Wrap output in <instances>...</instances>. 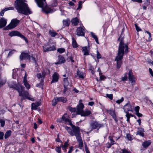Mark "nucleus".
<instances>
[{"instance_id":"nucleus-1","label":"nucleus","mask_w":153,"mask_h":153,"mask_svg":"<svg viewBox=\"0 0 153 153\" xmlns=\"http://www.w3.org/2000/svg\"><path fill=\"white\" fill-rule=\"evenodd\" d=\"M128 46L124 43L123 40L121 39L119 44L117 56L115 59V61L117 62L116 66L117 68L119 69L120 68L123 55L125 53H128Z\"/></svg>"},{"instance_id":"nucleus-2","label":"nucleus","mask_w":153,"mask_h":153,"mask_svg":"<svg viewBox=\"0 0 153 153\" xmlns=\"http://www.w3.org/2000/svg\"><path fill=\"white\" fill-rule=\"evenodd\" d=\"M25 1V0H16L15 2V8L19 13L25 15L31 14V11Z\"/></svg>"},{"instance_id":"nucleus-3","label":"nucleus","mask_w":153,"mask_h":153,"mask_svg":"<svg viewBox=\"0 0 153 153\" xmlns=\"http://www.w3.org/2000/svg\"><path fill=\"white\" fill-rule=\"evenodd\" d=\"M70 125L71 126L72 129L67 126H65V128L71 136H76L80 133L79 129V127L76 126L72 124Z\"/></svg>"},{"instance_id":"nucleus-4","label":"nucleus","mask_w":153,"mask_h":153,"mask_svg":"<svg viewBox=\"0 0 153 153\" xmlns=\"http://www.w3.org/2000/svg\"><path fill=\"white\" fill-rule=\"evenodd\" d=\"M84 107V105L82 103H80L77 106L76 113L77 114H80L81 116H87L91 114V111L88 110L85 111L83 110Z\"/></svg>"},{"instance_id":"nucleus-5","label":"nucleus","mask_w":153,"mask_h":153,"mask_svg":"<svg viewBox=\"0 0 153 153\" xmlns=\"http://www.w3.org/2000/svg\"><path fill=\"white\" fill-rule=\"evenodd\" d=\"M10 87L15 89L19 92V95L20 96H21L23 97L24 95H25V92H27L26 91H24L25 90L24 87H23L22 86L19 85L17 86L14 85Z\"/></svg>"},{"instance_id":"nucleus-6","label":"nucleus","mask_w":153,"mask_h":153,"mask_svg":"<svg viewBox=\"0 0 153 153\" xmlns=\"http://www.w3.org/2000/svg\"><path fill=\"white\" fill-rule=\"evenodd\" d=\"M20 22V21L17 19H12L10 23L6 27V30L10 29L16 27Z\"/></svg>"},{"instance_id":"nucleus-7","label":"nucleus","mask_w":153,"mask_h":153,"mask_svg":"<svg viewBox=\"0 0 153 153\" xmlns=\"http://www.w3.org/2000/svg\"><path fill=\"white\" fill-rule=\"evenodd\" d=\"M90 128H91V131H92L95 129H98L101 127L103 126L102 125L99 123L97 121L93 122L91 123L90 124Z\"/></svg>"},{"instance_id":"nucleus-8","label":"nucleus","mask_w":153,"mask_h":153,"mask_svg":"<svg viewBox=\"0 0 153 153\" xmlns=\"http://www.w3.org/2000/svg\"><path fill=\"white\" fill-rule=\"evenodd\" d=\"M76 35L79 36H84L85 31L83 27H78L76 31Z\"/></svg>"},{"instance_id":"nucleus-9","label":"nucleus","mask_w":153,"mask_h":153,"mask_svg":"<svg viewBox=\"0 0 153 153\" xmlns=\"http://www.w3.org/2000/svg\"><path fill=\"white\" fill-rule=\"evenodd\" d=\"M45 3H44L42 5V7L39 6L37 4L38 6L39 7H41L42 8L43 11L45 12V13L48 14L51 13L52 12V10L49 7L47 6H45V7H44V6L46 5L45 0Z\"/></svg>"},{"instance_id":"nucleus-10","label":"nucleus","mask_w":153,"mask_h":153,"mask_svg":"<svg viewBox=\"0 0 153 153\" xmlns=\"http://www.w3.org/2000/svg\"><path fill=\"white\" fill-rule=\"evenodd\" d=\"M62 119L63 121L65 122V123L66 124L70 125L72 124L71 120L69 119V116L67 114L64 115L62 117Z\"/></svg>"},{"instance_id":"nucleus-11","label":"nucleus","mask_w":153,"mask_h":153,"mask_svg":"<svg viewBox=\"0 0 153 153\" xmlns=\"http://www.w3.org/2000/svg\"><path fill=\"white\" fill-rule=\"evenodd\" d=\"M124 111L127 113L129 111H132V106L130 102H128L124 107Z\"/></svg>"},{"instance_id":"nucleus-12","label":"nucleus","mask_w":153,"mask_h":153,"mask_svg":"<svg viewBox=\"0 0 153 153\" xmlns=\"http://www.w3.org/2000/svg\"><path fill=\"white\" fill-rule=\"evenodd\" d=\"M76 138L79 143V147L81 149L83 146V143L80 133L76 135Z\"/></svg>"},{"instance_id":"nucleus-13","label":"nucleus","mask_w":153,"mask_h":153,"mask_svg":"<svg viewBox=\"0 0 153 153\" xmlns=\"http://www.w3.org/2000/svg\"><path fill=\"white\" fill-rule=\"evenodd\" d=\"M43 51L46 52L47 51H54L56 50V48L54 45L52 46L48 47L47 45H44L43 47Z\"/></svg>"},{"instance_id":"nucleus-14","label":"nucleus","mask_w":153,"mask_h":153,"mask_svg":"<svg viewBox=\"0 0 153 153\" xmlns=\"http://www.w3.org/2000/svg\"><path fill=\"white\" fill-rule=\"evenodd\" d=\"M30 56L28 53H26L22 52L20 56V60H26L30 58Z\"/></svg>"},{"instance_id":"nucleus-15","label":"nucleus","mask_w":153,"mask_h":153,"mask_svg":"<svg viewBox=\"0 0 153 153\" xmlns=\"http://www.w3.org/2000/svg\"><path fill=\"white\" fill-rule=\"evenodd\" d=\"M7 20L3 17L0 18V28L5 26L7 24Z\"/></svg>"},{"instance_id":"nucleus-16","label":"nucleus","mask_w":153,"mask_h":153,"mask_svg":"<svg viewBox=\"0 0 153 153\" xmlns=\"http://www.w3.org/2000/svg\"><path fill=\"white\" fill-rule=\"evenodd\" d=\"M27 75L26 73H25V76L23 78V83L24 85L26 88L29 89L30 88V86L29 84L28 83L27 81Z\"/></svg>"},{"instance_id":"nucleus-17","label":"nucleus","mask_w":153,"mask_h":153,"mask_svg":"<svg viewBox=\"0 0 153 153\" xmlns=\"http://www.w3.org/2000/svg\"><path fill=\"white\" fill-rule=\"evenodd\" d=\"M82 51L84 52V55L85 56L88 55L89 54L90 48L89 46H85L82 48Z\"/></svg>"},{"instance_id":"nucleus-18","label":"nucleus","mask_w":153,"mask_h":153,"mask_svg":"<svg viewBox=\"0 0 153 153\" xmlns=\"http://www.w3.org/2000/svg\"><path fill=\"white\" fill-rule=\"evenodd\" d=\"M108 112L109 114L112 116L113 118L114 119L116 122H117L118 120L115 111L113 110H110L108 111Z\"/></svg>"},{"instance_id":"nucleus-19","label":"nucleus","mask_w":153,"mask_h":153,"mask_svg":"<svg viewBox=\"0 0 153 153\" xmlns=\"http://www.w3.org/2000/svg\"><path fill=\"white\" fill-rule=\"evenodd\" d=\"M30 96L29 95V94L27 92H25V95H24V97H23L22 98L21 100H23L28 99L31 101H33L34 100V99L33 98L31 97H30Z\"/></svg>"},{"instance_id":"nucleus-20","label":"nucleus","mask_w":153,"mask_h":153,"mask_svg":"<svg viewBox=\"0 0 153 153\" xmlns=\"http://www.w3.org/2000/svg\"><path fill=\"white\" fill-rule=\"evenodd\" d=\"M65 61L64 57L61 55H59L58 56V61L55 63V64L56 65L64 63L65 62Z\"/></svg>"},{"instance_id":"nucleus-21","label":"nucleus","mask_w":153,"mask_h":153,"mask_svg":"<svg viewBox=\"0 0 153 153\" xmlns=\"http://www.w3.org/2000/svg\"><path fill=\"white\" fill-rule=\"evenodd\" d=\"M59 77V75L57 74L54 73L53 76V79L51 82V83L57 82L58 80Z\"/></svg>"},{"instance_id":"nucleus-22","label":"nucleus","mask_w":153,"mask_h":153,"mask_svg":"<svg viewBox=\"0 0 153 153\" xmlns=\"http://www.w3.org/2000/svg\"><path fill=\"white\" fill-rule=\"evenodd\" d=\"M138 130L137 132V134L143 137L144 136V132L143 128H138Z\"/></svg>"},{"instance_id":"nucleus-23","label":"nucleus","mask_w":153,"mask_h":153,"mask_svg":"<svg viewBox=\"0 0 153 153\" xmlns=\"http://www.w3.org/2000/svg\"><path fill=\"white\" fill-rule=\"evenodd\" d=\"M128 79L131 83L135 82V78L132 74V72L129 71L128 73Z\"/></svg>"},{"instance_id":"nucleus-24","label":"nucleus","mask_w":153,"mask_h":153,"mask_svg":"<svg viewBox=\"0 0 153 153\" xmlns=\"http://www.w3.org/2000/svg\"><path fill=\"white\" fill-rule=\"evenodd\" d=\"M14 9V7H7L4 9L2 10L0 12V16H4V13L5 12L9 10H13Z\"/></svg>"},{"instance_id":"nucleus-25","label":"nucleus","mask_w":153,"mask_h":153,"mask_svg":"<svg viewBox=\"0 0 153 153\" xmlns=\"http://www.w3.org/2000/svg\"><path fill=\"white\" fill-rule=\"evenodd\" d=\"M77 74L79 78L82 79H84L85 76V74L84 72L80 71L79 70L77 71Z\"/></svg>"},{"instance_id":"nucleus-26","label":"nucleus","mask_w":153,"mask_h":153,"mask_svg":"<svg viewBox=\"0 0 153 153\" xmlns=\"http://www.w3.org/2000/svg\"><path fill=\"white\" fill-rule=\"evenodd\" d=\"M151 143V141L150 140L146 141L143 142L142 145L144 148H147Z\"/></svg>"},{"instance_id":"nucleus-27","label":"nucleus","mask_w":153,"mask_h":153,"mask_svg":"<svg viewBox=\"0 0 153 153\" xmlns=\"http://www.w3.org/2000/svg\"><path fill=\"white\" fill-rule=\"evenodd\" d=\"M71 22L74 26H76L79 23V21L77 17H76L72 19L71 20Z\"/></svg>"},{"instance_id":"nucleus-28","label":"nucleus","mask_w":153,"mask_h":153,"mask_svg":"<svg viewBox=\"0 0 153 153\" xmlns=\"http://www.w3.org/2000/svg\"><path fill=\"white\" fill-rule=\"evenodd\" d=\"M39 105V102L32 103L31 105V108L32 109L36 110Z\"/></svg>"},{"instance_id":"nucleus-29","label":"nucleus","mask_w":153,"mask_h":153,"mask_svg":"<svg viewBox=\"0 0 153 153\" xmlns=\"http://www.w3.org/2000/svg\"><path fill=\"white\" fill-rule=\"evenodd\" d=\"M19 32L17 31H13L10 33L9 35L12 37L14 36H17Z\"/></svg>"},{"instance_id":"nucleus-30","label":"nucleus","mask_w":153,"mask_h":153,"mask_svg":"<svg viewBox=\"0 0 153 153\" xmlns=\"http://www.w3.org/2000/svg\"><path fill=\"white\" fill-rule=\"evenodd\" d=\"M64 89L63 91V93L65 94H69V91L70 90L69 86H64Z\"/></svg>"},{"instance_id":"nucleus-31","label":"nucleus","mask_w":153,"mask_h":153,"mask_svg":"<svg viewBox=\"0 0 153 153\" xmlns=\"http://www.w3.org/2000/svg\"><path fill=\"white\" fill-rule=\"evenodd\" d=\"M70 23V21L68 20H64L63 21V26L64 27L68 26Z\"/></svg>"},{"instance_id":"nucleus-32","label":"nucleus","mask_w":153,"mask_h":153,"mask_svg":"<svg viewBox=\"0 0 153 153\" xmlns=\"http://www.w3.org/2000/svg\"><path fill=\"white\" fill-rule=\"evenodd\" d=\"M45 0H35L37 4L40 6L42 7V5L45 3Z\"/></svg>"},{"instance_id":"nucleus-33","label":"nucleus","mask_w":153,"mask_h":153,"mask_svg":"<svg viewBox=\"0 0 153 153\" xmlns=\"http://www.w3.org/2000/svg\"><path fill=\"white\" fill-rule=\"evenodd\" d=\"M11 131L10 130L7 131L4 134V138L6 139L9 137L11 135Z\"/></svg>"},{"instance_id":"nucleus-34","label":"nucleus","mask_w":153,"mask_h":153,"mask_svg":"<svg viewBox=\"0 0 153 153\" xmlns=\"http://www.w3.org/2000/svg\"><path fill=\"white\" fill-rule=\"evenodd\" d=\"M57 99H58V100L59 101H61L63 103H65L67 101V99L66 98L64 97H58Z\"/></svg>"},{"instance_id":"nucleus-35","label":"nucleus","mask_w":153,"mask_h":153,"mask_svg":"<svg viewBox=\"0 0 153 153\" xmlns=\"http://www.w3.org/2000/svg\"><path fill=\"white\" fill-rule=\"evenodd\" d=\"M63 84L64 86H69V82L67 77L63 79Z\"/></svg>"},{"instance_id":"nucleus-36","label":"nucleus","mask_w":153,"mask_h":153,"mask_svg":"<svg viewBox=\"0 0 153 153\" xmlns=\"http://www.w3.org/2000/svg\"><path fill=\"white\" fill-rule=\"evenodd\" d=\"M145 33H146L148 34V35L146 36L148 37V39H146L147 41H151L152 39L151 33L148 31L146 30L145 31Z\"/></svg>"},{"instance_id":"nucleus-37","label":"nucleus","mask_w":153,"mask_h":153,"mask_svg":"<svg viewBox=\"0 0 153 153\" xmlns=\"http://www.w3.org/2000/svg\"><path fill=\"white\" fill-rule=\"evenodd\" d=\"M72 46L73 47L75 48L77 47V44L75 39L74 38H72Z\"/></svg>"},{"instance_id":"nucleus-38","label":"nucleus","mask_w":153,"mask_h":153,"mask_svg":"<svg viewBox=\"0 0 153 153\" xmlns=\"http://www.w3.org/2000/svg\"><path fill=\"white\" fill-rule=\"evenodd\" d=\"M91 34L92 37L95 39L96 42L97 44H99L98 41V39L97 36L95 35V34L92 32H91Z\"/></svg>"},{"instance_id":"nucleus-39","label":"nucleus","mask_w":153,"mask_h":153,"mask_svg":"<svg viewBox=\"0 0 153 153\" xmlns=\"http://www.w3.org/2000/svg\"><path fill=\"white\" fill-rule=\"evenodd\" d=\"M58 97L55 98L53 100H52V105L53 106H55L57 103L58 102H59L58 99H57Z\"/></svg>"},{"instance_id":"nucleus-40","label":"nucleus","mask_w":153,"mask_h":153,"mask_svg":"<svg viewBox=\"0 0 153 153\" xmlns=\"http://www.w3.org/2000/svg\"><path fill=\"white\" fill-rule=\"evenodd\" d=\"M6 82L5 78H0V85H4Z\"/></svg>"},{"instance_id":"nucleus-41","label":"nucleus","mask_w":153,"mask_h":153,"mask_svg":"<svg viewBox=\"0 0 153 153\" xmlns=\"http://www.w3.org/2000/svg\"><path fill=\"white\" fill-rule=\"evenodd\" d=\"M17 36L21 38L24 39L27 42V39L25 37L22 35L19 32L18 35Z\"/></svg>"},{"instance_id":"nucleus-42","label":"nucleus","mask_w":153,"mask_h":153,"mask_svg":"<svg viewBox=\"0 0 153 153\" xmlns=\"http://www.w3.org/2000/svg\"><path fill=\"white\" fill-rule=\"evenodd\" d=\"M17 36L21 38L24 39L27 42V39L25 37L22 35L19 32L18 35Z\"/></svg>"},{"instance_id":"nucleus-43","label":"nucleus","mask_w":153,"mask_h":153,"mask_svg":"<svg viewBox=\"0 0 153 153\" xmlns=\"http://www.w3.org/2000/svg\"><path fill=\"white\" fill-rule=\"evenodd\" d=\"M45 75V73L42 72V75L40 73L38 74L37 75V77L38 78H40L42 77H44Z\"/></svg>"},{"instance_id":"nucleus-44","label":"nucleus","mask_w":153,"mask_h":153,"mask_svg":"<svg viewBox=\"0 0 153 153\" xmlns=\"http://www.w3.org/2000/svg\"><path fill=\"white\" fill-rule=\"evenodd\" d=\"M49 34L52 37H55L56 34L55 32L51 30H49Z\"/></svg>"},{"instance_id":"nucleus-45","label":"nucleus","mask_w":153,"mask_h":153,"mask_svg":"<svg viewBox=\"0 0 153 153\" xmlns=\"http://www.w3.org/2000/svg\"><path fill=\"white\" fill-rule=\"evenodd\" d=\"M60 146H57L55 148V150L58 153H62Z\"/></svg>"},{"instance_id":"nucleus-46","label":"nucleus","mask_w":153,"mask_h":153,"mask_svg":"<svg viewBox=\"0 0 153 153\" xmlns=\"http://www.w3.org/2000/svg\"><path fill=\"white\" fill-rule=\"evenodd\" d=\"M57 51L60 53H62L65 51V49L64 48H58L57 50Z\"/></svg>"},{"instance_id":"nucleus-47","label":"nucleus","mask_w":153,"mask_h":153,"mask_svg":"<svg viewBox=\"0 0 153 153\" xmlns=\"http://www.w3.org/2000/svg\"><path fill=\"white\" fill-rule=\"evenodd\" d=\"M127 74H125L124 75V76H123L122 77V80L123 81H126L127 79Z\"/></svg>"},{"instance_id":"nucleus-48","label":"nucleus","mask_w":153,"mask_h":153,"mask_svg":"<svg viewBox=\"0 0 153 153\" xmlns=\"http://www.w3.org/2000/svg\"><path fill=\"white\" fill-rule=\"evenodd\" d=\"M0 123L1 127H3L4 126L5 121L3 119H0Z\"/></svg>"},{"instance_id":"nucleus-49","label":"nucleus","mask_w":153,"mask_h":153,"mask_svg":"<svg viewBox=\"0 0 153 153\" xmlns=\"http://www.w3.org/2000/svg\"><path fill=\"white\" fill-rule=\"evenodd\" d=\"M82 3L81 1H79L78 3V7L77 8V10L81 9L82 8Z\"/></svg>"},{"instance_id":"nucleus-50","label":"nucleus","mask_w":153,"mask_h":153,"mask_svg":"<svg viewBox=\"0 0 153 153\" xmlns=\"http://www.w3.org/2000/svg\"><path fill=\"white\" fill-rule=\"evenodd\" d=\"M97 59H100L101 57V55L98 51H97Z\"/></svg>"},{"instance_id":"nucleus-51","label":"nucleus","mask_w":153,"mask_h":153,"mask_svg":"<svg viewBox=\"0 0 153 153\" xmlns=\"http://www.w3.org/2000/svg\"><path fill=\"white\" fill-rule=\"evenodd\" d=\"M124 100V98L123 97H122L120 99L116 101V102L118 104H120Z\"/></svg>"},{"instance_id":"nucleus-52","label":"nucleus","mask_w":153,"mask_h":153,"mask_svg":"<svg viewBox=\"0 0 153 153\" xmlns=\"http://www.w3.org/2000/svg\"><path fill=\"white\" fill-rule=\"evenodd\" d=\"M127 138L129 140L131 141L133 140V138L131 137L130 134H127L126 135Z\"/></svg>"},{"instance_id":"nucleus-53","label":"nucleus","mask_w":153,"mask_h":153,"mask_svg":"<svg viewBox=\"0 0 153 153\" xmlns=\"http://www.w3.org/2000/svg\"><path fill=\"white\" fill-rule=\"evenodd\" d=\"M106 97L109 98L110 100H111L113 99V94H106Z\"/></svg>"},{"instance_id":"nucleus-54","label":"nucleus","mask_w":153,"mask_h":153,"mask_svg":"<svg viewBox=\"0 0 153 153\" xmlns=\"http://www.w3.org/2000/svg\"><path fill=\"white\" fill-rule=\"evenodd\" d=\"M122 153H131V152L128 151L126 149H123L121 150Z\"/></svg>"},{"instance_id":"nucleus-55","label":"nucleus","mask_w":153,"mask_h":153,"mask_svg":"<svg viewBox=\"0 0 153 153\" xmlns=\"http://www.w3.org/2000/svg\"><path fill=\"white\" fill-rule=\"evenodd\" d=\"M135 26L136 28V30L137 32L141 30V29L137 26V24H135Z\"/></svg>"},{"instance_id":"nucleus-56","label":"nucleus","mask_w":153,"mask_h":153,"mask_svg":"<svg viewBox=\"0 0 153 153\" xmlns=\"http://www.w3.org/2000/svg\"><path fill=\"white\" fill-rule=\"evenodd\" d=\"M143 1L145 2L144 4L148 6L149 4L150 1L149 0H144Z\"/></svg>"},{"instance_id":"nucleus-57","label":"nucleus","mask_w":153,"mask_h":153,"mask_svg":"<svg viewBox=\"0 0 153 153\" xmlns=\"http://www.w3.org/2000/svg\"><path fill=\"white\" fill-rule=\"evenodd\" d=\"M4 134L3 132H0V140L3 139Z\"/></svg>"},{"instance_id":"nucleus-58","label":"nucleus","mask_w":153,"mask_h":153,"mask_svg":"<svg viewBox=\"0 0 153 153\" xmlns=\"http://www.w3.org/2000/svg\"><path fill=\"white\" fill-rule=\"evenodd\" d=\"M73 150L74 149L73 147L72 146L70 147L68 153H71Z\"/></svg>"},{"instance_id":"nucleus-59","label":"nucleus","mask_w":153,"mask_h":153,"mask_svg":"<svg viewBox=\"0 0 153 153\" xmlns=\"http://www.w3.org/2000/svg\"><path fill=\"white\" fill-rule=\"evenodd\" d=\"M139 109L140 107L138 106H137L136 107H135V111L136 112V113L139 112Z\"/></svg>"},{"instance_id":"nucleus-60","label":"nucleus","mask_w":153,"mask_h":153,"mask_svg":"<svg viewBox=\"0 0 153 153\" xmlns=\"http://www.w3.org/2000/svg\"><path fill=\"white\" fill-rule=\"evenodd\" d=\"M16 51L14 50H13L10 51L8 53V56H10L13 53H14Z\"/></svg>"},{"instance_id":"nucleus-61","label":"nucleus","mask_w":153,"mask_h":153,"mask_svg":"<svg viewBox=\"0 0 153 153\" xmlns=\"http://www.w3.org/2000/svg\"><path fill=\"white\" fill-rule=\"evenodd\" d=\"M126 117H127V118H129L131 116V117H133V116L131 114H129L128 113V112L127 113H126Z\"/></svg>"},{"instance_id":"nucleus-62","label":"nucleus","mask_w":153,"mask_h":153,"mask_svg":"<svg viewBox=\"0 0 153 153\" xmlns=\"http://www.w3.org/2000/svg\"><path fill=\"white\" fill-rule=\"evenodd\" d=\"M69 110L71 112H73L76 111V109L75 108H69Z\"/></svg>"},{"instance_id":"nucleus-63","label":"nucleus","mask_w":153,"mask_h":153,"mask_svg":"<svg viewBox=\"0 0 153 153\" xmlns=\"http://www.w3.org/2000/svg\"><path fill=\"white\" fill-rule=\"evenodd\" d=\"M109 138H110V140L111 141V143H112V144H114V140L113 139L111 138L110 137H109Z\"/></svg>"},{"instance_id":"nucleus-64","label":"nucleus","mask_w":153,"mask_h":153,"mask_svg":"<svg viewBox=\"0 0 153 153\" xmlns=\"http://www.w3.org/2000/svg\"><path fill=\"white\" fill-rule=\"evenodd\" d=\"M113 144H112L111 143H107L106 145L107 146V147L108 148H110L111 146Z\"/></svg>"}]
</instances>
